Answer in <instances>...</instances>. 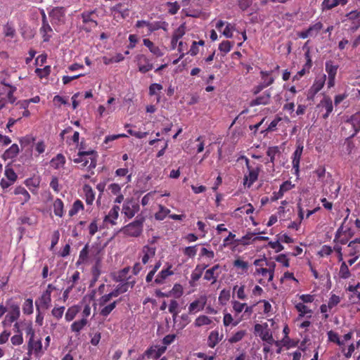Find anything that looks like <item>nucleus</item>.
Wrapping results in <instances>:
<instances>
[{
  "instance_id": "obj_4",
  "label": "nucleus",
  "mask_w": 360,
  "mask_h": 360,
  "mask_svg": "<svg viewBox=\"0 0 360 360\" xmlns=\"http://www.w3.org/2000/svg\"><path fill=\"white\" fill-rule=\"evenodd\" d=\"M86 156H89L90 159V163L88 166V169L91 170L96 168L97 165L98 153L94 150H83L82 147L79 148L77 158L73 161L75 163H81L84 161Z\"/></svg>"
},
{
  "instance_id": "obj_24",
  "label": "nucleus",
  "mask_w": 360,
  "mask_h": 360,
  "mask_svg": "<svg viewBox=\"0 0 360 360\" xmlns=\"http://www.w3.org/2000/svg\"><path fill=\"white\" fill-rule=\"evenodd\" d=\"M40 182L41 179L39 176H32L25 179V184L33 194H37Z\"/></svg>"
},
{
  "instance_id": "obj_16",
  "label": "nucleus",
  "mask_w": 360,
  "mask_h": 360,
  "mask_svg": "<svg viewBox=\"0 0 360 360\" xmlns=\"http://www.w3.org/2000/svg\"><path fill=\"white\" fill-rule=\"evenodd\" d=\"M254 330L255 334L259 335L262 340H265L271 333L266 323L263 325L256 323L254 326Z\"/></svg>"
},
{
  "instance_id": "obj_1",
  "label": "nucleus",
  "mask_w": 360,
  "mask_h": 360,
  "mask_svg": "<svg viewBox=\"0 0 360 360\" xmlns=\"http://www.w3.org/2000/svg\"><path fill=\"white\" fill-rule=\"evenodd\" d=\"M144 221V217L139 215L134 221L123 226L120 232L127 237H139L143 232Z\"/></svg>"
},
{
  "instance_id": "obj_58",
  "label": "nucleus",
  "mask_w": 360,
  "mask_h": 360,
  "mask_svg": "<svg viewBox=\"0 0 360 360\" xmlns=\"http://www.w3.org/2000/svg\"><path fill=\"white\" fill-rule=\"evenodd\" d=\"M231 304L233 307V311L236 313V314H238L241 313L246 306V303H241L237 300H232Z\"/></svg>"
},
{
  "instance_id": "obj_64",
  "label": "nucleus",
  "mask_w": 360,
  "mask_h": 360,
  "mask_svg": "<svg viewBox=\"0 0 360 360\" xmlns=\"http://www.w3.org/2000/svg\"><path fill=\"white\" fill-rule=\"evenodd\" d=\"M233 46V43L229 41H223L219 45V50L221 52H224L225 54L229 53Z\"/></svg>"
},
{
  "instance_id": "obj_57",
  "label": "nucleus",
  "mask_w": 360,
  "mask_h": 360,
  "mask_svg": "<svg viewBox=\"0 0 360 360\" xmlns=\"http://www.w3.org/2000/svg\"><path fill=\"white\" fill-rule=\"evenodd\" d=\"M179 307V303L176 300H172L170 301L169 305V311L172 314L174 321L175 320L176 317L177 316V314L179 313L177 309Z\"/></svg>"
},
{
  "instance_id": "obj_35",
  "label": "nucleus",
  "mask_w": 360,
  "mask_h": 360,
  "mask_svg": "<svg viewBox=\"0 0 360 360\" xmlns=\"http://www.w3.org/2000/svg\"><path fill=\"white\" fill-rule=\"evenodd\" d=\"M83 190L85 194V201L87 205H91L95 200V192L92 188L87 184H85L83 187Z\"/></svg>"
},
{
  "instance_id": "obj_27",
  "label": "nucleus",
  "mask_w": 360,
  "mask_h": 360,
  "mask_svg": "<svg viewBox=\"0 0 360 360\" xmlns=\"http://www.w3.org/2000/svg\"><path fill=\"white\" fill-rule=\"evenodd\" d=\"M326 80V75H323L319 77H316L314 84H312L310 91L313 94H317L323 87Z\"/></svg>"
},
{
  "instance_id": "obj_26",
  "label": "nucleus",
  "mask_w": 360,
  "mask_h": 360,
  "mask_svg": "<svg viewBox=\"0 0 360 360\" xmlns=\"http://www.w3.org/2000/svg\"><path fill=\"white\" fill-rule=\"evenodd\" d=\"M120 207L117 205H114L110 210L109 211L108 214L105 216L104 217V222L110 223L112 225L115 224V220L118 218L119 216V211H120Z\"/></svg>"
},
{
  "instance_id": "obj_62",
  "label": "nucleus",
  "mask_w": 360,
  "mask_h": 360,
  "mask_svg": "<svg viewBox=\"0 0 360 360\" xmlns=\"http://www.w3.org/2000/svg\"><path fill=\"white\" fill-rule=\"evenodd\" d=\"M65 309V308L63 306L58 307H55L51 310V314L57 320H59V319H60L63 317Z\"/></svg>"
},
{
  "instance_id": "obj_25",
  "label": "nucleus",
  "mask_w": 360,
  "mask_h": 360,
  "mask_svg": "<svg viewBox=\"0 0 360 360\" xmlns=\"http://www.w3.org/2000/svg\"><path fill=\"white\" fill-rule=\"evenodd\" d=\"M171 269L172 265H169L167 269L161 270L156 276L155 283L158 285L163 284L168 276L174 274V272Z\"/></svg>"
},
{
  "instance_id": "obj_21",
  "label": "nucleus",
  "mask_w": 360,
  "mask_h": 360,
  "mask_svg": "<svg viewBox=\"0 0 360 360\" xmlns=\"http://www.w3.org/2000/svg\"><path fill=\"white\" fill-rule=\"evenodd\" d=\"M318 107H321L325 109L326 112L323 115V118H328L333 110L331 98L329 96H324L323 98L321 101L320 103L318 105Z\"/></svg>"
},
{
  "instance_id": "obj_33",
  "label": "nucleus",
  "mask_w": 360,
  "mask_h": 360,
  "mask_svg": "<svg viewBox=\"0 0 360 360\" xmlns=\"http://www.w3.org/2000/svg\"><path fill=\"white\" fill-rule=\"evenodd\" d=\"M129 271L130 268L129 266L124 267L117 272V274L114 277V280L116 282H124L129 281L131 278L130 276H128Z\"/></svg>"
},
{
  "instance_id": "obj_11",
  "label": "nucleus",
  "mask_w": 360,
  "mask_h": 360,
  "mask_svg": "<svg viewBox=\"0 0 360 360\" xmlns=\"http://www.w3.org/2000/svg\"><path fill=\"white\" fill-rule=\"evenodd\" d=\"M166 350V346L153 345L144 352V356H146L148 359L158 360Z\"/></svg>"
},
{
  "instance_id": "obj_5",
  "label": "nucleus",
  "mask_w": 360,
  "mask_h": 360,
  "mask_svg": "<svg viewBox=\"0 0 360 360\" xmlns=\"http://www.w3.org/2000/svg\"><path fill=\"white\" fill-rule=\"evenodd\" d=\"M96 11H86L80 14V18L82 20L83 25L81 26V30L86 32H90L92 29L98 26V22L94 18Z\"/></svg>"
},
{
  "instance_id": "obj_12",
  "label": "nucleus",
  "mask_w": 360,
  "mask_h": 360,
  "mask_svg": "<svg viewBox=\"0 0 360 360\" xmlns=\"http://www.w3.org/2000/svg\"><path fill=\"white\" fill-rule=\"evenodd\" d=\"M304 146L302 143H297L296 149L292 154V169H295V174H299L300 171V162L303 152Z\"/></svg>"
},
{
  "instance_id": "obj_40",
  "label": "nucleus",
  "mask_w": 360,
  "mask_h": 360,
  "mask_svg": "<svg viewBox=\"0 0 360 360\" xmlns=\"http://www.w3.org/2000/svg\"><path fill=\"white\" fill-rule=\"evenodd\" d=\"M219 340V332L217 330H212L208 336L207 345L211 348H214Z\"/></svg>"
},
{
  "instance_id": "obj_45",
  "label": "nucleus",
  "mask_w": 360,
  "mask_h": 360,
  "mask_svg": "<svg viewBox=\"0 0 360 360\" xmlns=\"http://www.w3.org/2000/svg\"><path fill=\"white\" fill-rule=\"evenodd\" d=\"M281 151L278 146L269 147L266 151V155L269 157V162L274 165L275 158L277 155H280Z\"/></svg>"
},
{
  "instance_id": "obj_55",
  "label": "nucleus",
  "mask_w": 360,
  "mask_h": 360,
  "mask_svg": "<svg viewBox=\"0 0 360 360\" xmlns=\"http://www.w3.org/2000/svg\"><path fill=\"white\" fill-rule=\"evenodd\" d=\"M245 334H246L245 330H239V331L236 332V333H234L229 339V342L230 343H236V342L240 341L244 338Z\"/></svg>"
},
{
  "instance_id": "obj_43",
  "label": "nucleus",
  "mask_w": 360,
  "mask_h": 360,
  "mask_svg": "<svg viewBox=\"0 0 360 360\" xmlns=\"http://www.w3.org/2000/svg\"><path fill=\"white\" fill-rule=\"evenodd\" d=\"M117 301H114L108 305L103 306V307L100 310V315L103 317H107L116 307Z\"/></svg>"
},
{
  "instance_id": "obj_46",
  "label": "nucleus",
  "mask_w": 360,
  "mask_h": 360,
  "mask_svg": "<svg viewBox=\"0 0 360 360\" xmlns=\"http://www.w3.org/2000/svg\"><path fill=\"white\" fill-rule=\"evenodd\" d=\"M135 281H127L124 282H121L120 284L117 285L120 292L121 294L126 292L128 291L129 288H132L134 286Z\"/></svg>"
},
{
  "instance_id": "obj_17",
  "label": "nucleus",
  "mask_w": 360,
  "mask_h": 360,
  "mask_svg": "<svg viewBox=\"0 0 360 360\" xmlns=\"http://www.w3.org/2000/svg\"><path fill=\"white\" fill-rule=\"evenodd\" d=\"M349 0H323L321 3L323 11H330L338 6H345Z\"/></svg>"
},
{
  "instance_id": "obj_60",
  "label": "nucleus",
  "mask_w": 360,
  "mask_h": 360,
  "mask_svg": "<svg viewBox=\"0 0 360 360\" xmlns=\"http://www.w3.org/2000/svg\"><path fill=\"white\" fill-rule=\"evenodd\" d=\"M166 5L168 7V13L171 15H175L177 13L180 8V5L177 1L167 2Z\"/></svg>"
},
{
  "instance_id": "obj_52",
  "label": "nucleus",
  "mask_w": 360,
  "mask_h": 360,
  "mask_svg": "<svg viewBox=\"0 0 360 360\" xmlns=\"http://www.w3.org/2000/svg\"><path fill=\"white\" fill-rule=\"evenodd\" d=\"M22 311L25 314L30 315L33 313V301L31 298H27L23 303Z\"/></svg>"
},
{
  "instance_id": "obj_39",
  "label": "nucleus",
  "mask_w": 360,
  "mask_h": 360,
  "mask_svg": "<svg viewBox=\"0 0 360 360\" xmlns=\"http://www.w3.org/2000/svg\"><path fill=\"white\" fill-rule=\"evenodd\" d=\"M53 30L49 22L42 23L40 28V33L42 34L44 41H49L51 38L49 33L52 32Z\"/></svg>"
},
{
  "instance_id": "obj_47",
  "label": "nucleus",
  "mask_w": 360,
  "mask_h": 360,
  "mask_svg": "<svg viewBox=\"0 0 360 360\" xmlns=\"http://www.w3.org/2000/svg\"><path fill=\"white\" fill-rule=\"evenodd\" d=\"M212 321L208 316L205 315H200L195 320L194 324L196 327H200L202 326L210 325Z\"/></svg>"
},
{
  "instance_id": "obj_59",
  "label": "nucleus",
  "mask_w": 360,
  "mask_h": 360,
  "mask_svg": "<svg viewBox=\"0 0 360 360\" xmlns=\"http://www.w3.org/2000/svg\"><path fill=\"white\" fill-rule=\"evenodd\" d=\"M241 321V319L238 321H233V316L231 314H225L223 319V323L225 326H229L230 324H233V326H237L239 322Z\"/></svg>"
},
{
  "instance_id": "obj_30",
  "label": "nucleus",
  "mask_w": 360,
  "mask_h": 360,
  "mask_svg": "<svg viewBox=\"0 0 360 360\" xmlns=\"http://www.w3.org/2000/svg\"><path fill=\"white\" fill-rule=\"evenodd\" d=\"M34 141L35 138L33 137L32 135H26L25 136L20 138L19 139V142L20 143L22 149L27 148L30 151L32 148V146Z\"/></svg>"
},
{
  "instance_id": "obj_29",
  "label": "nucleus",
  "mask_w": 360,
  "mask_h": 360,
  "mask_svg": "<svg viewBox=\"0 0 360 360\" xmlns=\"http://www.w3.org/2000/svg\"><path fill=\"white\" fill-rule=\"evenodd\" d=\"M19 147L16 143L12 144L2 155L4 160L13 159L17 157L19 153Z\"/></svg>"
},
{
  "instance_id": "obj_61",
  "label": "nucleus",
  "mask_w": 360,
  "mask_h": 360,
  "mask_svg": "<svg viewBox=\"0 0 360 360\" xmlns=\"http://www.w3.org/2000/svg\"><path fill=\"white\" fill-rule=\"evenodd\" d=\"M233 291H236L237 297L239 300H245L247 299V295L245 293V285H243L240 287L238 285H235L233 288Z\"/></svg>"
},
{
  "instance_id": "obj_18",
  "label": "nucleus",
  "mask_w": 360,
  "mask_h": 360,
  "mask_svg": "<svg viewBox=\"0 0 360 360\" xmlns=\"http://www.w3.org/2000/svg\"><path fill=\"white\" fill-rule=\"evenodd\" d=\"M141 252L143 254L141 262L143 264H146L155 255L156 248L146 245L143 247Z\"/></svg>"
},
{
  "instance_id": "obj_22",
  "label": "nucleus",
  "mask_w": 360,
  "mask_h": 360,
  "mask_svg": "<svg viewBox=\"0 0 360 360\" xmlns=\"http://www.w3.org/2000/svg\"><path fill=\"white\" fill-rule=\"evenodd\" d=\"M143 43L154 56L159 58L164 55L162 50H161L159 46L155 45V44L149 39H143Z\"/></svg>"
},
{
  "instance_id": "obj_42",
  "label": "nucleus",
  "mask_w": 360,
  "mask_h": 360,
  "mask_svg": "<svg viewBox=\"0 0 360 360\" xmlns=\"http://www.w3.org/2000/svg\"><path fill=\"white\" fill-rule=\"evenodd\" d=\"M79 311V308L76 305L69 307L65 315L66 321L70 322L72 321L76 317Z\"/></svg>"
},
{
  "instance_id": "obj_53",
  "label": "nucleus",
  "mask_w": 360,
  "mask_h": 360,
  "mask_svg": "<svg viewBox=\"0 0 360 360\" xmlns=\"http://www.w3.org/2000/svg\"><path fill=\"white\" fill-rule=\"evenodd\" d=\"M233 264L234 267L240 269L243 273H246L249 267L248 262L240 258L235 259Z\"/></svg>"
},
{
  "instance_id": "obj_32",
  "label": "nucleus",
  "mask_w": 360,
  "mask_h": 360,
  "mask_svg": "<svg viewBox=\"0 0 360 360\" xmlns=\"http://www.w3.org/2000/svg\"><path fill=\"white\" fill-rule=\"evenodd\" d=\"M11 310L9 312V314H8L6 316V319H8V322L13 323L15 321H16L20 316V307L16 304H13L11 307Z\"/></svg>"
},
{
  "instance_id": "obj_31",
  "label": "nucleus",
  "mask_w": 360,
  "mask_h": 360,
  "mask_svg": "<svg viewBox=\"0 0 360 360\" xmlns=\"http://www.w3.org/2000/svg\"><path fill=\"white\" fill-rule=\"evenodd\" d=\"M65 164V156L59 153L56 157L52 158L51 160V165L56 169H58L64 167Z\"/></svg>"
},
{
  "instance_id": "obj_48",
  "label": "nucleus",
  "mask_w": 360,
  "mask_h": 360,
  "mask_svg": "<svg viewBox=\"0 0 360 360\" xmlns=\"http://www.w3.org/2000/svg\"><path fill=\"white\" fill-rule=\"evenodd\" d=\"M101 268V259L97 258L96 263L91 269V274H92L94 281H97L98 277L100 276Z\"/></svg>"
},
{
  "instance_id": "obj_63",
  "label": "nucleus",
  "mask_w": 360,
  "mask_h": 360,
  "mask_svg": "<svg viewBox=\"0 0 360 360\" xmlns=\"http://www.w3.org/2000/svg\"><path fill=\"white\" fill-rule=\"evenodd\" d=\"M295 184H292L290 181H284L279 188V191L282 193L283 195L285 193L290 191L293 188H295Z\"/></svg>"
},
{
  "instance_id": "obj_6",
  "label": "nucleus",
  "mask_w": 360,
  "mask_h": 360,
  "mask_svg": "<svg viewBox=\"0 0 360 360\" xmlns=\"http://www.w3.org/2000/svg\"><path fill=\"white\" fill-rule=\"evenodd\" d=\"M27 355H34L36 358H40L44 354V347L42 346L41 339H31L27 342Z\"/></svg>"
},
{
  "instance_id": "obj_20",
  "label": "nucleus",
  "mask_w": 360,
  "mask_h": 360,
  "mask_svg": "<svg viewBox=\"0 0 360 360\" xmlns=\"http://www.w3.org/2000/svg\"><path fill=\"white\" fill-rule=\"evenodd\" d=\"M219 269V264H215L212 268L207 269L205 273L204 279L206 281H212V284L215 283L220 274V272L217 271Z\"/></svg>"
},
{
  "instance_id": "obj_10",
  "label": "nucleus",
  "mask_w": 360,
  "mask_h": 360,
  "mask_svg": "<svg viewBox=\"0 0 360 360\" xmlns=\"http://www.w3.org/2000/svg\"><path fill=\"white\" fill-rule=\"evenodd\" d=\"M139 210V205L132 200H126L122 205V213L128 219L133 218Z\"/></svg>"
},
{
  "instance_id": "obj_2",
  "label": "nucleus",
  "mask_w": 360,
  "mask_h": 360,
  "mask_svg": "<svg viewBox=\"0 0 360 360\" xmlns=\"http://www.w3.org/2000/svg\"><path fill=\"white\" fill-rule=\"evenodd\" d=\"M245 158V165L248 169L247 174L243 178V184L245 187L250 188L253 184L257 181L259 174L262 170V165L254 163L253 165L250 164L248 158Z\"/></svg>"
},
{
  "instance_id": "obj_28",
  "label": "nucleus",
  "mask_w": 360,
  "mask_h": 360,
  "mask_svg": "<svg viewBox=\"0 0 360 360\" xmlns=\"http://www.w3.org/2000/svg\"><path fill=\"white\" fill-rule=\"evenodd\" d=\"M273 71L261 70L259 74L262 84L266 88L274 83L275 78L271 75Z\"/></svg>"
},
{
  "instance_id": "obj_3",
  "label": "nucleus",
  "mask_w": 360,
  "mask_h": 360,
  "mask_svg": "<svg viewBox=\"0 0 360 360\" xmlns=\"http://www.w3.org/2000/svg\"><path fill=\"white\" fill-rule=\"evenodd\" d=\"M266 267L256 269L254 273L255 276H261V278L258 279L257 281L262 285H265L268 283L273 281L274 277L276 264L274 262H266Z\"/></svg>"
},
{
  "instance_id": "obj_49",
  "label": "nucleus",
  "mask_w": 360,
  "mask_h": 360,
  "mask_svg": "<svg viewBox=\"0 0 360 360\" xmlns=\"http://www.w3.org/2000/svg\"><path fill=\"white\" fill-rule=\"evenodd\" d=\"M162 86L160 84L153 83L149 86L148 94L150 96L158 95V102L160 101V96L158 92H160L162 89Z\"/></svg>"
},
{
  "instance_id": "obj_7",
  "label": "nucleus",
  "mask_w": 360,
  "mask_h": 360,
  "mask_svg": "<svg viewBox=\"0 0 360 360\" xmlns=\"http://www.w3.org/2000/svg\"><path fill=\"white\" fill-rule=\"evenodd\" d=\"M66 9L63 6H58L53 8L49 12V15L51 18V22L53 25H61L65 21Z\"/></svg>"
},
{
  "instance_id": "obj_15",
  "label": "nucleus",
  "mask_w": 360,
  "mask_h": 360,
  "mask_svg": "<svg viewBox=\"0 0 360 360\" xmlns=\"http://www.w3.org/2000/svg\"><path fill=\"white\" fill-rule=\"evenodd\" d=\"M112 13L115 15L120 16L122 18H125L129 14V7L127 3H119L111 8Z\"/></svg>"
},
{
  "instance_id": "obj_13",
  "label": "nucleus",
  "mask_w": 360,
  "mask_h": 360,
  "mask_svg": "<svg viewBox=\"0 0 360 360\" xmlns=\"http://www.w3.org/2000/svg\"><path fill=\"white\" fill-rule=\"evenodd\" d=\"M271 92L269 90L265 91L262 95L256 97L255 99L250 101L249 105L251 107H254L256 105H266L270 103L271 100Z\"/></svg>"
},
{
  "instance_id": "obj_37",
  "label": "nucleus",
  "mask_w": 360,
  "mask_h": 360,
  "mask_svg": "<svg viewBox=\"0 0 360 360\" xmlns=\"http://www.w3.org/2000/svg\"><path fill=\"white\" fill-rule=\"evenodd\" d=\"M88 321L85 318H82L79 321H74L70 326L72 332L79 333L80 331L86 326Z\"/></svg>"
},
{
  "instance_id": "obj_44",
  "label": "nucleus",
  "mask_w": 360,
  "mask_h": 360,
  "mask_svg": "<svg viewBox=\"0 0 360 360\" xmlns=\"http://www.w3.org/2000/svg\"><path fill=\"white\" fill-rule=\"evenodd\" d=\"M84 208L83 202L80 200H77L74 202L72 207L69 210V216L73 217L77 214L80 210Z\"/></svg>"
},
{
  "instance_id": "obj_36",
  "label": "nucleus",
  "mask_w": 360,
  "mask_h": 360,
  "mask_svg": "<svg viewBox=\"0 0 360 360\" xmlns=\"http://www.w3.org/2000/svg\"><path fill=\"white\" fill-rule=\"evenodd\" d=\"M347 122L350 124L354 129V132L352 135L353 136L360 131V112L352 115Z\"/></svg>"
},
{
  "instance_id": "obj_14",
  "label": "nucleus",
  "mask_w": 360,
  "mask_h": 360,
  "mask_svg": "<svg viewBox=\"0 0 360 360\" xmlns=\"http://www.w3.org/2000/svg\"><path fill=\"white\" fill-rule=\"evenodd\" d=\"M35 305L37 311H39L40 308L48 309L51 305V295L43 292L41 295L35 300Z\"/></svg>"
},
{
  "instance_id": "obj_50",
  "label": "nucleus",
  "mask_w": 360,
  "mask_h": 360,
  "mask_svg": "<svg viewBox=\"0 0 360 360\" xmlns=\"http://www.w3.org/2000/svg\"><path fill=\"white\" fill-rule=\"evenodd\" d=\"M169 212L170 210L168 208L160 205H159L158 212H157L155 214V218L157 220H163Z\"/></svg>"
},
{
  "instance_id": "obj_56",
  "label": "nucleus",
  "mask_w": 360,
  "mask_h": 360,
  "mask_svg": "<svg viewBox=\"0 0 360 360\" xmlns=\"http://www.w3.org/2000/svg\"><path fill=\"white\" fill-rule=\"evenodd\" d=\"M323 28V24L321 22H318L311 25L308 29V32L310 33V36H316L320 30Z\"/></svg>"
},
{
  "instance_id": "obj_41",
  "label": "nucleus",
  "mask_w": 360,
  "mask_h": 360,
  "mask_svg": "<svg viewBox=\"0 0 360 360\" xmlns=\"http://www.w3.org/2000/svg\"><path fill=\"white\" fill-rule=\"evenodd\" d=\"M63 208H64V204L62 200L60 198H57L53 202V212L54 214L60 217H62L63 216Z\"/></svg>"
},
{
  "instance_id": "obj_51",
  "label": "nucleus",
  "mask_w": 360,
  "mask_h": 360,
  "mask_svg": "<svg viewBox=\"0 0 360 360\" xmlns=\"http://www.w3.org/2000/svg\"><path fill=\"white\" fill-rule=\"evenodd\" d=\"M339 276L343 279L349 278L351 276L349 267L345 262H342L340 265Z\"/></svg>"
},
{
  "instance_id": "obj_23",
  "label": "nucleus",
  "mask_w": 360,
  "mask_h": 360,
  "mask_svg": "<svg viewBox=\"0 0 360 360\" xmlns=\"http://www.w3.org/2000/svg\"><path fill=\"white\" fill-rule=\"evenodd\" d=\"M13 194L16 195H20L18 201L20 202L21 205H24L26 202H27L31 198L28 191L23 186H18L15 188L13 191Z\"/></svg>"
},
{
  "instance_id": "obj_54",
  "label": "nucleus",
  "mask_w": 360,
  "mask_h": 360,
  "mask_svg": "<svg viewBox=\"0 0 360 360\" xmlns=\"http://www.w3.org/2000/svg\"><path fill=\"white\" fill-rule=\"evenodd\" d=\"M230 291L229 290L223 289L219 296V302L221 304L225 305L230 299Z\"/></svg>"
},
{
  "instance_id": "obj_34",
  "label": "nucleus",
  "mask_w": 360,
  "mask_h": 360,
  "mask_svg": "<svg viewBox=\"0 0 360 360\" xmlns=\"http://www.w3.org/2000/svg\"><path fill=\"white\" fill-rule=\"evenodd\" d=\"M296 310L299 312V318L304 317L306 314H309L307 316L308 318L311 317L312 310L309 309L307 306L304 304L299 302L295 305Z\"/></svg>"
},
{
  "instance_id": "obj_19",
  "label": "nucleus",
  "mask_w": 360,
  "mask_h": 360,
  "mask_svg": "<svg viewBox=\"0 0 360 360\" xmlns=\"http://www.w3.org/2000/svg\"><path fill=\"white\" fill-rule=\"evenodd\" d=\"M205 304V297H201L200 299L194 300L188 306L189 314H195L198 311H202L204 309Z\"/></svg>"
},
{
  "instance_id": "obj_8",
  "label": "nucleus",
  "mask_w": 360,
  "mask_h": 360,
  "mask_svg": "<svg viewBox=\"0 0 360 360\" xmlns=\"http://www.w3.org/2000/svg\"><path fill=\"white\" fill-rule=\"evenodd\" d=\"M338 68V65L335 64L332 60H327L326 62V71L328 73L327 85L329 89L335 86Z\"/></svg>"
},
{
  "instance_id": "obj_9",
  "label": "nucleus",
  "mask_w": 360,
  "mask_h": 360,
  "mask_svg": "<svg viewBox=\"0 0 360 360\" xmlns=\"http://www.w3.org/2000/svg\"><path fill=\"white\" fill-rule=\"evenodd\" d=\"M135 60L140 72L145 74L153 69V65L147 56L142 53L138 54Z\"/></svg>"
},
{
  "instance_id": "obj_38",
  "label": "nucleus",
  "mask_w": 360,
  "mask_h": 360,
  "mask_svg": "<svg viewBox=\"0 0 360 360\" xmlns=\"http://www.w3.org/2000/svg\"><path fill=\"white\" fill-rule=\"evenodd\" d=\"M207 267V266L205 264H198L191 275V280L194 282L198 281Z\"/></svg>"
}]
</instances>
